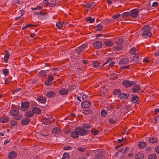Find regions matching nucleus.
<instances>
[{
  "label": "nucleus",
  "mask_w": 159,
  "mask_h": 159,
  "mask_svg": "<svg viewBox=\"0 0 159 159\" xmlns=\"http://www.w3.org/2000/svg\"><path fill=\"white\" fill-rule=\"evenodd\" d=\"M150 27L148 25H146L143 27L142 30L143 32L142 36L144 38L147 39L151 36L152 33L150 31Z\"/></svg>",
  "instance_id": "nucleus-1"
},
{
  "label": "nucleus",
  "mask_w": 159,
  "mask_h": 159,
  "mask_svg": "<svg viewBox=\"0 0 159 159\" xmlns=\"http://www.w3.org/2000/svg\"><path fill=\"white\" fill-rule=\"evenodd\" d=\"M76 129L79 135L80 136H85L88 134L90 131L89 130H86L82 127H77L76 128Z\"/></svg>",
  "instance_id": "nucleus-2"
},
{
  "label": "nucleus",
  "mask_w": 159,
  "mask_h": 159,
  "mask_svg": "<svg viewBox=\"0 0 159 159\" xmlns=\"http://www.w3.org/2000/svg\"><path fill=\"white\" fill-rule=\"evenodd\" d=\"M91 105V103L90 101H85L81 104V107L84 108H87L90 107Z\"/></svg>",
  "instance_id": "nucleus-3"
},
{
  "label": "nucleus",
  "mask_w": 159,
  "mask_h": 159,
  "mask_svg": "<svg viewBox=\"0 0 159 159\" xmlns=\"http://www.w3.org/2000/svg\"><path fill=\"white\" fill-rule=\"evenodd\" d=\"M130 16L133 17H136L139 15V10L138 8L133 9L130 11Z\"/></svg>",
  "instance_id": "nucleus-4"
},
{
  "label": "nucleus",
  "mask_w": 159,
  "mask_h": 159,
  "mask_svg": "<svg viewBox=\"0 0 159 159\" xmlns=\"http://www.w3.org/2000/svg\"><path fill=\"white\" fill-rule=\"evenodd\" d=\"M93 45L96 48L99 49L102 48V43L100 41H96L94 42Z\"/></svg>",
  "instance_id": "nucleus-5"
},
{
  "label": "nucleus",
  "mask_w": 159,
  "mask_h": 159,
  "mask_svg": "<svg viewBox=\"0 0 159 159\" xmlns=\"http://www.w3.org/2000/svg\"><path fill=\"white\" fill-rule=\"evenodd\" d=\"M35 14L36 15H41V16H43L41 18V19H46L47 17V13L42 11H36L34 12Z\"/></svg>",
  "instance_id": "nucleus-6"
},
{
  "label": "nucleus",
  "mask_w": 159,
  "mask_h": 159,
  "mask_svg": "<svg viewBox=\"0 0 159 159\" xmlns=\"http://www.w3.org/2000/svg\"><path fill=\"white\" fill-rule=\"evenodd\" d=\"M134 82L133 81L130 82L129 80H125L122 82V84L124 86H125L126 88H128L131 87L132 85L134 84Z\"/></svg>",
  "instance_id": "nucleus-7"
},
{
  "label": "nucleus",
  "mask_w": 159,
  "mask_h": 159,
  "mask_svg": "<svg viewBox=\"0 0 159 159\" xmlns=\"http://www.w3.org/2000/svg\"><path fill=\"white\" fill-rule=\"evenodd\" d=\"M129 62V59L127 58H123L121 59L119 62V64L120 65L122 64H128Z\"/></svg>",
  "instance_id": "nucleus-8"
},
{
  "label": "nucleus",
  "mask_w": 159,
  "mask_h": 159,
  "mask_svg": "<svg viewBox=\"0 0 159 159\" xmlns=\"http://www.w3.org/2000/svg\"><path fill=\"white\" fill-rule=\"evenodd\" d=\"M30 119L28 118H23L21 120V123L22 125H26L30 122Z\"/></svg>",
  "instance_id": "nucleus-9"
},
{
  "label": "nucleus",
  "mask_w": 159,
  "mask_h": 159,
  "mask_svg": "<svg viewBox=\"0 0 159 159\" xmlns=\"http://www.w3.org/2000/svg\"><path fill=\"white\" fill-rule=\"evenodd\" d=\"M37 100L39 102L44 103L46 102L47 99L45 97L39 96L37 98Z\"/></svg>",
  "instance_id": "nucleus-10"
},
{
  "label": "nucleus",
  "mask_w": 159,
  "mask_h": 159,
  "mask_svg": "<svg viewBox=\"0 0 159 159\" xmlns=\"http://www.w3.org/2000/svg\"><path fill=\"white\" fill-rule=\"evenodd\" d=\"M70 135L71 137L74 139H76L79 137V134L77 131V130L76 129V128L75 131L72 132L71 133Z\"/></svg>",
  "instance_id": "nucleus-11"
},
{
  "label": "nucleus",
  "mask_w": 159,
  "mask_h": 159,
  "mask_svg": "<svg viewBox=\"0 0 159 159\" xmlns=\"http://www.w3.org/2000/svg\"><path fill=\"white\" fill-rule=\"evenodd\" d=\"M17 156L16 153L14 152H11L8 154V157L10 159H14Z\"/></svg>",
  "instance_id": "nucleus-12"
},
{
  "label": "nucleus",
  "mask_w": 159,
  "mask_h": 159,
  "mask_svg": "<svg viewBox=\"0 0 159 159\" xmlns=\"http://www.w3.org/2000/svg\"><path fill=\"white\" fill-rule=\"evenodd\" d=\"M104 44L106 46L110 47L112 46L114 43L112 41L107 39L105 41Z\"/></svg>",
  "instance_id": "nucleus-13"
},
{
  "label": "nucleus",
  "mask_w": 159,
  "mask_h": 159,
  "mask_svg": "<svg viewBox=\"0 0 159 159\" xmlns=\"http://www.w3.org/2000/svg\"><path fill=\"white\" fill-rule=\"evenodd\" d=\"M29 105V103L28 102H25L21 103V107L24 111L26 110V109L28 108Z\"/></svg>",
  "instance_id": "nucleus-14"
},
{
  "label": "nucleus",
  "mask_w": 159,
  "mask_h": 159,
  "mask_svg": "<svg viewBox=\"0 0 159 159\" xmlns=\"http://www.w3.org/2000/svg\"><path fill=\"white\" fill-rule=\"evenodd\" d=\"M34 115V113L33 112V110L31 111H29L25 113V116L26 117H32Z\"/></svg>",
  "instance_id": "nucleus-15"
},
{
  "label": "nucleus",
  "mask_w": 159,
  "mask_h": 159,
  "mask_svg": "<svg viewBox=\"0 0 159 159\" xmlns=\"http://www.w3.org/2000/svg\"><path fill=\"white\" fill-rule=\"evenodd\" d=\"M5 52L6 54L4 57V62L6 63H7L10 57V54L7 50H6Z\"/></svg>",
  "instance_id": "nucleus-16"
},
{
  "label": "nucleus",
  "mask_w": 159,
  "mask_h": 159,
  "mask_svg": "<svg viewBox=\"0 0 159 159\" xmlns=\"http://www.w3.org/2000/svg\"><path fill=\"white\" fill-rule=\"evenodd\" d=\"M19 113V111L18 110H11L10 111V113L13 116H16L18 115Z\"/></svg>",
  "instance_id": "nucleus-17"
},
{
  "label": "nucleus",
  "mask_w": 159,
  "mask_h": 159,
  "mask_svg": "<svg viewBox=\"0 0 159 159\" xmlns=\"http://www.w3.org/2000/svg\"><path fill=\"white\" fill-rule=\"evenodd\" d=\"M56 95V94L53 91H50L47 93L46 96L48 98H52L54 97Z\"/></svg>",
  "instance_id": "nucleus-18"
},
{
  "label": "nucleus",
  "mask_w": 159,
  "mask_h": 159,
  "mask_svg": "<svg viewBox=\"0 0 159 159\" xmlns=\"http://www.w3.org/2000/svg\"><path fill=\"white\" fill-rule=\"evenodd\" d=\"M129 96L127 95V94L123 93H120L119 94L118 97L120 98L121 99H127L128 96Z\"/></svg>",
  "instance_id": "nucleus-19"
},
{
  "label": "nucleus",
  "mask_w": 159,
  "mask_h": 159,
  "mask_svg": "<svg viewBox=\"0 0 159 159\" xmlns=\"http://www.w3.org/2000/svg\"><path fill=\"white\" fill-rule=\"evenodd\" d=\"M9 120V118L7 116H3L0 118V120L1 122L4 123L7 122Z\"/></svg>",
  "instance_id": "nucleus-20"
},
{
  "label": "nucleus",
  "mask_w": 159,
  "mask_h": 159,
  "mask_svg": "<svg viewBox=\"0 0 159 159\" xmlns=\"http://www.w3.org/2000/svg\"><path fill=\"white\" fill-rule=\"evenodd\" d=\"M114 49L116 51H118L122 49V46L121 44H116V46L113 47Z\"/></svg>",
  "instance_id": "nucleus-21"
},
{
  "label": "nucleus",
  "mask_w": 159,
  "mask_h": 159,
  "mask_svg": "<svg viewBox=\"0 0 159 159\" xmlns=\"http://www.w3.org/2000/svg\"><path fill=\"white\" fill-rule=\"evenodd\" d=\"M59 94L62 95H66L68 93V90L65 89H62L59 92Z\"/></svg>",
  "instance_id": "nucleus-22"
},
{
  "label": "nucleus",
  "mask_w": 159,
  "mask_h": 159,
  "mask_svg": "<svg viewBox=\"0 0 159 159\" xmlns=\"http://www.w3.org/2000/svg\"><path fill=\"white\" fill-rule=\"evenodd\" d=\"M83 114L85 115H87L89 114H93V112L91 110L87 109L84 111Z\"/></svg>",
  "instance_id": "nucleus-23"
},
{
  "label": "nucleus",
  "mask_w": 159,
  "mask_h": 159,
  "mask_svg": "<svg viewBox=\"0 0 159 159\" xmlns=\"http://www.w3.org/2000/svg\"><path fill=\"white\" fill-rule=\"evenodd\" d=\"M32 110L34 114H39L41 112V110L37 107H34Z\"/></svg>",
  "instance_id": "nucleus-24"
},
{
  "label": "nucleus",
  "mask_w": 159,
  "mask_h": 159,
  "mask_svg": "<svg viewBox=\"0 0 159 159\" xmlns=\"http://www.w3.org/2000/svg\"><path fill=\"white\" fill-rule=\"evenodd\" d=\"M124 40L123 38H120L116 40V44H123L124 43Z\"/></svg>",
  "instance_id": "nucleus-25"
},
{
  "label": "nucleus",
  "mask_w": 159,
  "mask_h": 159,
  "mask_svg": "<svg viewBox=\"0 0 159 159\" xmlns=\"http://www.w3.org/2000/svg\"><path fill=\"white\" fill-rule=\"evenodd\" d=\"M46 75V73L45 70H41L39 72L38 75L39 77H45Z\"/></svg>",
  "instance_id": "nucleus-26"
},
{
  "label": "nucleus",
  "mask_w": 159,
  "mask_h": 159,
  "mask_svg": "<svg viewBox=\"0 0 159 159\" xmlns=\"http://www.w3.org/2000/svg\"><path fill=\"white\" fill-rule=\"evenodd\" d=\"M61 132V129L57 127H55L52 129V132L53 133L56 134L57 133H60V132Z\"/></svg>",
  "instance_id": "nucleus-27"
},
{
  "label": "nucleus",
  "mask_w": 159,
  "mask_h": 159,
  "mask_svg": "<svg viewBox=\"0 0 159 159\" xmlns=\"http://www.w3.org/2000/svg\"><path fill=\"white\" fill-rule=\"evenodd\" d=\"M149 141L151 143H154L157 142V140L155 137H151L149 138L148 139Z\"/></svg>",
  "instance_id": "nucleus-28"
},
{
  "label": "nucleus",
  "mask_w": 159,
  "mask_h": 159,
  "mask_svg": "<svg viewBox=\"0 0 159 159\" xmlns=\"http://www.w3.org/2000/svg\"><path fill=\"white\" fill-rule=\"evenodd\" d=\"M123 154H123L121 152H116L115 154V156L117 158H120V159H121L122 158L124 157Z\"/></svg>",
  "instance_id": "nucleus-29"
},
{
  "label": "nucleus",
  "mask_w": 159,
  "mask_h": 159,
  "mask_svg": "<svg viewBox=\"0 0 159 159\" xmlns=\"http://www.w3.org/2000/svg\"><path fill=\"white\" fill-rule=\"evenodd\" d=\"M91 132L92 134L96 135L98 134L99 133V131L98 130H96L95 128H93L91 130Z\"/></svg>",
  "instance_id": "nucleus-30"
},
{
  "label": "nucleus",
  "mask_w": 159,
  "mask_h": 159,
  "mask_svg": "<svg viewBox=\"0 0 159 159\" xmlns=\"http://www.w3.org/2000/svg\"><path fill=\"white\" fill-rule=\"evenodd\" d=\"M110 76L111 79L112 80H115L118 78L117 75L115 73L111 74Z\"/></svg>",
  "instance_id": "nucleus-31"
},
{
  "label": "nucleus",
  "mask_w": 159,
  "mask_h": 159,
  "mask_svg": "<svg viewBox=\"0 0 159 159\" xmlns=\"http://www.w3.org/2000/svg\"><path fill=\"white\" fill-rule=\"evenodd\" d=\"M48 120L49 119H48V118H44L42 120V123L46 125H49L50 122Z\"/></svg>",
  "instance_id": "nucleus-32"
},
{
  "label": "nucleus",
  "mask_w": 159,
  "mask_h": 159,
  "mask_svg": "<svg viewBox=\"0 0 159 159\" xmlns=\"http://www.w3.org/2000/svg\"><path fill=\"white\" fill-rule=\"evenodd\" d=\"M100 64V63L97 61H94L93 62L92 65L95 68L98 67Z\"/></svg>",
  "instance_id": "nucleus-33"
},
{
  "label": "nucleus",
  "mask_w": 159,
  "mask_h": 159,
  "mask_svg": "<svg viewBox=\"0 0 159 159\" xmlns=\"http://www.w3.org/2000/svg\"><path fill=\"white\" fill-rule=\"evenodd\" d=\"M139 98L138 96H134L132 97L131 101L134 103H136L138 101Z\"/></svg>",
  "instance_id": "nucleus-34"
},
{
  "label": "nucleus",
  "mask_w": 159,
  "mask_h": 159,
  "mask_svg": "<svg viewBox=\"0 0 159 159\" xmlns=\"http://www.w3.org/2000/svg\"><path fill=\"white\" fill-rule=\"evenodd\" d=\"M147 146V144L145 142H140V148H144Z\"/></svg>",
  "instance_id": "nucleus-35"
},
{
  "label": "nucleus",
  "mask_w": 159,
  "mask_h": 159,
  "mask_svg": "<svg viewBox=\"0 0 159 159\" xmlns=\"http://www.w3.org/2000/svg\"><path fill=\"white\" fill-rule=\"evenodd\" d=\"M70 157L68 153L65 152L63 154V157L61 159H69Z\"/></svg>",
  "instance_id": "nucleus-36"
},
{
  "label": "nucleus",
  "mask_w": 159,
  "mask_h": 159,
  "mask_svg": "<svg viewBox=\"0 0 159 159\" xmlns=\"http://www.w3.org/2000/svg\"><path fill=\"white\" fill-rule=\"evenodd\" d=\"M156 155L154 153L149 155L148 157V159H156Z\"/></svg>",
  "instance_id": "nucleus-37"
},
{
  "label": "nucleus",
  "mask_w": 159,
  "mask_h": 159,
  "mask_svg": "<svg viewBox=\"0 0 159 159\" xmlns=\"http://www.w3.org/2000/svg\"><path fill=\"white\" fill-rule=\"evenodd\" d=\"M103 26L100 24H98L95 27V30L97 31H101L102 29Z\"/></svg>",
  "instance_id": "nucleus-38"
},
{
  "label": "nucleus",
  "mask_w": 159,
  "mask_h": 159,
  "mask_svg": "<svg viewBox=\"0 0 159 159\" xmlns=\"http://www.w3.org/2000/svg\"><path fill=\"white\" fill-rule=\"evenodd\" d=\"M82 125L83 127L86 129H89L92 127V126L88 123L84 124Z\"/></svg>",
  "instance_id": "nucleus-39"
},
{
  "label": "nucleus",
  "mask_w": 159,
  "mask_h": 159,
  "mask_svg": "<svg viewBox=\"0 0 159 159\" xmlns=\"http://www.w3.org/2000/svg\"><path fill=\"white\" fill-rule=\"evenodd\" d=\"M132 91L134 93L138 92L139 90V86H134L132 88Z\"/></svg>",
  "instance_id": "nucleus-40"
},
{
  "label": "nucleus",
  "mask_w": 159,
  "mask_h": 159,
  "mask_svg": "<svg viewBox=\"0 0 159 159\" xmlns=\"http://www.w3.org/2000/svg\"><path fill=\"white\" fill-rule=\"evenodd\" d=\"M86 20L87 21H89V23H93L95 21V19L92 18L91 17H89L86 18Z\"/></svg>",
  "instance_id": "nucleus-41"
},
{
  "label": "nucleus",
  "mask_w": 159,
  "mask_h": 159,
  "mask_svg": "<svg viewBox=\"0 0 159 159\" xmlns=\"http://www.w3.org/2000/svg\"><path fill=\"white\" fill-rule=\"evenodd\" d=\"M136 50L134 47H132L130 50L129 53L131 54H134L136 52Z\"/></svg>",
  "instance_id": "nucleus-42"
},
{
  "label": "nucleus",
  "mask_w": 159,
  "mask_h": 159,
  "mask_svg": "<svg viewBox=\"0 0 159 159\" xmlns=\"http://www.w3.org/2000/svg\"><path fill=\"white\" fill-rule=\"evenodd\" d=\"M83 51V48H82V46H80L76 48V52L78 54L80 53L81 52H82Z\"/></svg>",
  "instance_id": "nucleus-43"
},
{
  "label": "nucleus",
  "mask_w": 159,
  "mask_h": 159,
  "mask_svg": "<svg viewBox=\"0 0 159 159\" xmlns=\"http://www.w3.org/2000/svg\"><path fill=\"white\" fill-rule=\"evenodd\" d=\"M62 23L60 22H57L56 23V25L57 27L59 29L61 28L63 26V24L64 23L63 22H61Z\"/></svg>",
  "instance_id": "nucleus-44"
},
{
  "label": "nucleus",
  "mask_w": 159,
  "mask_h": 159,
  "mask_svg": "<svg viewBox=\"0 0 159 159\" xmlns=\"http://www.w3.org/2000/svg\"><path fill=\"white\" fill-rule=\"evenodd\" d=\"M10 124L11 125V128H12L14 126H15L17 124V121H14L13 120H11L10 121Z\"/></svg>",
  "instance_id": "nucleus-45"
},
{
  "label": "nucleus",
  "mask_w": 159,
  "mask_h": 159,
  "mask_svg": "<svg viewBox=\"0 0 159 159\" xmlns=\"http://www.w3.org/2000/svg\"><path fill=\"white\" fill-rule=\"evenodd\" d=\"M107 112L106 110L102 109L101 111V115L102 116H105L107 114Z\"/></svg>",
  "instance_id": "nucleus-46"
},
{
  "label": "nucleus",
  "mask_w": 159,
  "mask_h": 159,
  "mask_svg": "<svg viewBox=\"0 0 159 159\" xmlns=\"http://www.w3.org/2000/svg\"><path fill=\"white\" fill-rule=\"evenodd\" d=\"M22 117V116L21 115H17L16 116H15L14 118L16 120H20L21 119Z\"/></svg>",
  "instance_id": "nucleus-47"
},
{
  "label": "nucleus",
  "mask_w": 159,
  "mask_h": 159,
  "mask_svg": "<svg viewBox=\"0 0 159 159\" xmlns=\"http://www.w3.org/2000/svg\"><path fill=\"white\" fill-rule=\"evenodd\" d=\"M96 5V3L95 2H92L90 4H88L87 5V7L89 8H93Z\"/></svg>",
  "instance_id": "nucleus-48"
},
{
  "label": "nucleus",
  "mask_w": 159,
  "mask_h": 159,
  "mask_svg": "<svg viewBox=\"0 0 159 159\" xmlns=\"http://www.w3.org/2000/svg\"><path fill=\"white\" fill-rule=\"evenodd\" d=\"M130 16V12H126L123 13L122 15V17L124 18V17Z\"/></svg>",
  "instance_id": "nucleus-49"
},
{
  "label": "nucleus",
  "mask_w": 159,
  "mask_h": 159,
  "mask_svg": "<svg viewBox=\"0 0 159 159\" xmlns=\"http://www.w3.org/2000/svg\"><path fill=\"white\" fill-rule=\"evenodd\" d=\"M121 91L120 89H116L113 91V94L115 95H117Z\"/></svg>",
  "instance_id": "nucleus-50"
},
{
  "label": "nucleus",
  "mask_w": 159,
  "mask_h": 159,
  "mask_svg": "<svg viewBox=\"0 0 159 159\" xmlns=\"http://www.w3.org/2000/svg\"><path fill=\"white\" fill-rule=\"evenodd\" d=\"M75 85H70L68 88V90L72 91L75 89Z\"/></svg>",
  "instance_id": "nucleus-51"
},
{
  "label": "nucleus",
  "mask_w": 159,
  "mask_h": 159,
  "mask_svg": "<svg viewBox=\"0 0 159 159\" xmlns=\"http://www.w3.org/2000/svg\"><path fill=\"white\" fill-rule=\"evenodd\" d=\"M134 54V56L132 58V60H135L136 59H138L139 57V55L138 53H135Z\"/></svg>",
  "instance_id": "nucleus-52"
},
{
  "label": "nucleus",
  "mask_w": 159,
  "mask_h": 159,
  "mask_svg": "<svg viewBox=\"0 0 159 159\" xmlns=\"http://www.w3.org/2000/svg\"><path fill=\"white\" fill-rule=\"evenodd\" d=\"M33 25L30 24H27L26 25L24 26L22 28V30H25L27 29L28 27H32Z\"/></svg>",
  "instance_id": "nucleus-53"
},
{
  "label": "nucleus",
  "mask_w": 159,
  "mask_h": 159,
  "mask_svg": "<svg viewBox=\"0 0 159 159\" xmlns=\"http://www.w3.org/2000/svg\"><path fill=\"white\" fill-rule=\"evenodd\" d=\"M22 11H23L22 10H21L20 11V14H21V15L19 16H18V17H16L15 19V20H19L20 19V18L21 17V16H22V15H23L24 13L22 12Z\"/></svg>",
  "instance_id": "nucleus-54"
},
{
  "label": "nucleus",
  "mask_w": 159,
  "mask_h": 159,
  "mask_svg": "<svg viewBox=\"0 0 159 159\" xmlns=\"http://www.w3.org/2000/svg\"><path fill=\"white\" fill-rule=\"evenodd\" d=\"M129 150V148L128 147H126L125 148V150L122 153V154H123V156H124V157L125 155V154H126L128 152Z\"/></svg>",
  "instance_id": "nucleus-55"
},
{
  "label": "nucleus",
  "mask_w": 159,
  "mask_h": 159,
  "mask_svg": "<svg viewBox=\"0 0 159 159\" xmlns=\"http://www.w3.org/2000/svg\"><path fill=\"white\" fill-rule=\"evenodd\" d=\"M120 16V14H116L112 16V18L114 19H116L118 18Z\"/></svg>",
  "instance_id": "nucleus-56"
},
{
  "label": "nucleus",
  "mask_w": 159,
  "mask_h": 159,
  "mask_svg": "<svg viewBox=\"0 0 159 159\" xmlns=\"http://www.w3.org/2000/svg\"><path fill=\"white\" fill-rule=\"evenodd\" d=\"M113 59V58H109L107 59V61L105 62L103 65L102 66H103L105 64H106L108 63H109V62L111 61Z\"/></svg>",
  "instance_id": "nucleus-57"
},
{
  "label": "nucleus",
  "mask_w": 159,
  "mask_h": 159,
  "mask_svg": "<svg viewBox=\"0 0 159 159\" xmlns=\"http://www.w3.org/2000/svg\"><path fill=\"white\" fill-rule=\"evenodd\" d=\"M77 150L78 151L83 152L85 151V148H84L83 147H80L78 148Z\"/></svg>",
  "instance_id": "nucleus-58"
},
{
  "label": "nucleus",
  "mask_w": 159,
  "mask_h": 159,
  "mask_svg": "<svg viewBox=\"0 0 159 159\" xmlns=\"http://www.w3.org/2000/svg\"><path fill=\"white\" fill-rule=\"evenodd\" d=\"M48 119H49V121L50 122L49 124H50L51 123L54 122L55 121V119L52 118V117H51V118H47Z\"/></svg>",
  "instance_id": "nucleus-59"
},
{
  "label": "nucleus",
  "mask_w": 159,
  "mask_h": 159,
  "mask_svg": "<svg viewBox=\"0 0 159 159\" xmlns=\"http://www.w3.org/2000/svg\"><path fill=\"white\" fill-rule=\"evenodd\" d=\"M46 85L49 86L52 84V82L50 80H47L45 82V83Z\"/></svg>",
  "instance_id": "nucleus-60"
},
{
  "label": "nucleus",
  "mask_w": 159,
  "mask_h": 159,
  "mask_svg": "<svg viewBox=\"0 0 159 159\" xmlns=\"http://www.w3.org/2000/svg\"><path fill=\"white\" fill-rule=\"evenodd\" d=\"M8 70L7 69H5L3 70V73L5 75H7L8 74Z\"/></svg>",
  "instance_id": "nucleus-61"
},
{
  "label": "nucleus",
  "mask_w": 159,
  "mask_h": 159,
  "mask_svg": "<svg viewBox=\"0 0 159 159\" xmlns=\"http://www.w3.org/2000/svg\"><path fill=\"white\" fill-rule=\"evenodd\" d=\"M47 80H49L50 81L52 82V81L53 80V76H51V75H48V78L47 79Z\"/></svg>",
  "instance_id": "nucleus-62"
},
{
  "label": "nucleus",
  "mask_w": 159,
  "mask_h": 159,
  "mask_svg": "<svg viewBox=\"0 0 159 159\" xmlns=\"http://www.w3.org/2000/svg\"><path fill=\"white\" fill-rule=\"evenodd\" d=\"M72 147L70 146H66L63 148V149L64 150H70L71 149Z\"/></svg>",
  "instance_id": "nucleus-63"
},
{
  "label": "nucleus",
  "mask_w": 159,
  "mask_h": 159,
  "mask_svg": "<svg viewBox=\"0 0 159 159\" xmlns=\"http://www.w3.org/2000/svg\"><path fill=\"white\" fill-rule=\"evenodd\" d=\"M157 116L155 117L154 118V122L157 124L158 123H159V120L157 119Z\"/></svg>",
  "instance_id": "nucleus-64"
}]
</instances>
